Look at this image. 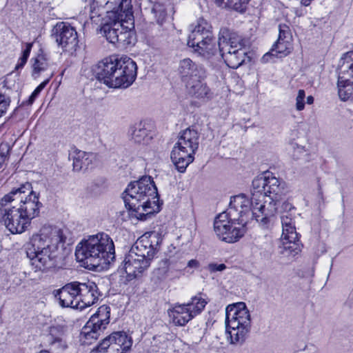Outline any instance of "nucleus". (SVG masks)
<instances>
[{"label":"nucleus","instance_id":"obj_27","mask_svg":"<svg viewBox=\"0 0 353 353\" xmlns=\"http://www.w3.org/2000/svg\"><path fill=\"white\" fill-rule=\"evenodd\" d=\"M292 50V41L278 39L270 51L263 55L262 60L268 61L271 57H283L289 54Z\"/></svg>","mask_w":353,"mask_h":353},{"label":"nucleus","instance_id":"obj_35","mask_svg":"<svg viewBox=\"0 0 353 353\" xmlns=\"http://www.w3.org/2000/svg\"><path fill=\"white\" fill-rule=\"evenodd\" d=\"M247 55L246 49L244 50L236 51L234 54L225 53L223 58L226 65L233 69H236L241 66L245 60Z\"/></svg>","mask_w":353,"mask_h":353},{"label":"nucleus","instance_id":"obj_9","mask_svg":"<svg viewBox=\"0 0 353 353\" xmlns=\"http://www.w3.org/2000/svg\"><path fill=\"white\" fill-rule=\"evenodd\" d=\"M337 88L341 101H353V50L343 54L339 61Z\"/></svg>","mask_w":353,"mask_h":353},{"label":"nucleus","instance_id":"obj_38","mask_svg":"<svg viewBox=\"0 0 353 353\" xmlns=\"http://www.w3.org/2000/svg\"><path fill=\"white\" fill-rule=\"evenodd\" d=\"M152 12L154 14L157 22L161 25L167 16L165 6L159 3H155L152 7Z\"/></svg>","mask_w":353,"mask_h":353},{"label":"nucleus","instance_id":"obj_3","mask_svg":"<svg viewBox=\"0 0 353 353\" xmlns=\"http://www.w3.org/2000/svg\"><path fill=\"white\" fill-rule=\"evenodd\" d=\"M125 207L141 221L159 212L157 188L150 176L131 182L123 193Z\"/></svg>","mask_w":353,"mask_h":353},{"label":"nucleus","instance_id":"obj_28","mask_svg":"<svg viewBox=\"0 0 353 353\" xmlns=\"http://www.w3.org/2000/svg\"><path fill=\"white\" fill-rule=\"evenodd\" d=\"M153 135L154 133L143 123L134 125L130 130L131 139L137 143L148 144L152 139Z\"/></svg>","mask_w":353,"mask_h":353},{"label":"nucleus","instance_id":"obj_25","mask_svg":"<svg viewBox=\"0 0 353 353\" xmlns=\"http://www.w3.org/2000/svg\"><path fill=\"white\" fill-rule=\"evenodd\" d=\"M32 76L34 79L38 78L42 72H48L49 74L51 71H54L52 69V63L46 54L43 52L39 53L37 56L32 58Z\"/></svg>","mask_w":353,"mask_h":353},{"label":"nucleus","instance_id":"obj_57","mask_svg":"<svg viewBox=\"0 0 353 353\" xmlns=\"http://www.w3.org/2000/svg\"><path fill=\"white\" fill-rule=\"evenodd\" d=\"M319 194H322V192H321V190H319Z\"/></svg>","mask_w":353,"mask_h":353},{"label":"nucleus","instance_id":"obj_53","mask_svg":"<svg viewBox=\"0 0 353 353\" xmlns=\"http://www.w3.org/2000/svg\"><path fill=\"white\" fill-rule=\"evenodd\" d=\"M312 1V0H301V2L305 6H309L310 4Z\"/></svg>","mask_w":353,"mask_h":353},{"label":"nucleus","instance_id":"obj_11","mask_svg":"<svg viewBox=\"0 0 353 353\" xmlns=\"http://www.w3.org/2000/svg\"><path fill=\"white\" fill-rule=\"evenodd\" d=\"M120 65L114 72V77L109 81L108 87L127 88L134 81L137 74L136 63L130 58L120 57Z\"/></svg>","mask_w":353,"mask_h":353},{"label":"nucleus","instance_id":"obj_26","mask_svg":"<svg viewBox=\"0 0 353 353\" xmlns=\"http://www.w3.org/2000/svg\"><path fill=\"white\" fill-rule=\"evenodd\" d=\"M204 79L200 78V79H194L185 83L188 93L197 99H209L210 89L203 82Z\"/></svg>","mask_w":353,"mask_h":353},{"label":"nucleus","instance_id":"obj_31","mask_svg":"<svg viewBox=\"0 0 353 353\" xmlns=\"http://www.w3.org/2000/svg\"><path fill=\"white\" fill-rule=\"evenodd\" d=\"M209 302V299L205 295L199 293L191 299V301L187 303H184L188 308L189 312L193 318L201 313L205 305Z\"/></svg>","mask_w":353,"mask_h":353},{"label":"nucleus","instance_id":"obj_48","mask_svg":"<svg viewBox=\"0 0 353 353\" xmlns=\"http://www.w3.org/2000/svg\"><path fill=\"white\" fill-rule=\"evenodd\" d=\"M292 147L294 150L292 153V157L295 159H298L301 157V154L305 152V150L303 147L299 146L296 143L292 144Z\"/></svg>","mask_w":353,"mask_h":353},{"label":"nucleus","instance_id":"obj_1","mask_svg":"<svg viewBox=\"0 0 353 353\" xmlns=\"http://www.w3.org/2000/svg\"><path fill=\"white\" fill-rule=\"evenodd\" d=\"M284 193L283 183L272 172H267L252 181L250 200L243 194L234 196L225 212L237 224L246 225L253 218L265 224L275 214Z\"/></svg>","mask_w":353,"mask_h":353},{"label":"nucleus","instance_id":"obj_33","mask_svg":"<svg viewBox=\"0 0 353 353\" xmlns=\"http://www.w3.org/2000/svg\"><path fill=\"white\" fill-rule=\"evenodd\" d=\"M245 225L232 223L226 231V234L220 239L226 243H232L239 241L246 231Z\"/></svg>","mask_w":353,"mask_h":353},{"label":"nucleus","instance_id":"obj_5","mask_svg":"<svg viewBox=\"0 0 353 353\" xmlns=\"http://www.w3.org/2000/svg\"><path fill=\"white\" fill-rule=\"evenodd\" d=\"M75 255L79 261L90 269H94L113 261L115 258L114 245L107 234L99 233L81 241L76 247Z\"/></svg>","mask_w":353,"mask_h":353},{"label":"nucleus","instance_id":"obj_32","mask_svg":"<svg viewBox=\"0 0 353 353\" xmlns=\"http://www.w3.org/2000/svg\"><path fill=\"white\" fill-rule=\"evenodd\" d=\"M235 222L230 220V216L224 212L216 217L214 223V230L219 239L226 234V231L232 223H235Z\"/></svg>","mask_w":353,"mask_h":353},{"label":"nucleus","instance_id":"obj_23","mask_svg":"<svg viewBox=\"0 0 353 353\" xmlns=\"http://www.w3.org/2000/svg\"><path fill=\"white\" fill-rule=\"evenodd\" d=\"M168 314L173 324L177 326H184L193 319L185 304H175L168 310Z\"/></svg>","mask_w":353,"mask_h":353},{"label":"nucleus","instance_id":"obj_20","mask_svg":"<svg viewBox=\"0 0 353 353\" xmlns=\"http://www.w3.org/2000/svg\"><path fill=\"white\" fill-rule=\"evenodd\" d=\"M195 152L185 150L175 144L171 152V159L176 166L177 170L180 172H184L187 167L194 159Z\"/></svg>","mask_w":353,"mask_h":353},{"label":"nucleus","instance_id":"obj_4","mask_svg":"<svg viewBox=\"0 0 353 353\" xmlns=\"http://www.w3.org/2000/svg\"><path fill=\"white\" fill-rule=\"evenodd\" d=\"M161 241L155 231L146 232L137 240L123 261L128 280L141 276L150 267Z\"/></svg>","mask_w":353,"mask_h":353},{"label":"nucleus","instance_id":"obj_50","mask_svg":"<svg viewBox=\"0 0 353 353\" xmlns=\"http://www.w3.org/2000/svg\"><path fill=\"white\" fill-rule=\"evenodd\" d=\"M56 350L59 352H63L68 348V345L66 341L63 340H59L55 345V346H52Z\"/></svg>","mask_w":353,"mask_h":353},{"label":"nucleus","instance_id":"obj_34","mask_svg":"<svg viewBox=\"0 0 353 353\" xmlns=\"http://www.w3.org/2000/svg\"><path fill=\"white\" fill-rule=\"evenodd\" d=\"M281 240L283 241V245L281 247V253L285 256H294L301 251L299 243V235H296V239H292V241L290 236H282Z\"/></svg>","mask_w":353,"mask_h":353},{"label":"nucleus","instance_id":"obj_22","mask_svg":"<svg viewBox=\"0 0 353 353\" xmlns=\"http://www.w3.org/2000/svg\"><path fill=\"white\" fill-rule=\"evenodd\" d=\"M295 209L291 207L288 211H284L281 215L282 225V236H289L292 239H296V232L295 227Z\"/></svg>","mask_w":353,"mask_h":353},{"label":"nucleus","instance_id":"obj_12","mask_svg":"<svg viewBox=\"0 0 353 353\" xmlns=\"http://www.w3.org/2000/svg\"><path fill=\"white\" fill-rule=\"evenodd\" d=\"M125 26L123 29L120 30L119 34H117L118 28H112L110 30L107 27L105 30L108 33L107 40L112 43H117L119 48H126L128 46L134 45L136 42V35L133 30L134 22L133 15L131 10H128L125 15Z\"/></svg>","mask_w":353,"mask_h":353},{"label":"nucleus","instance_id":"obj_37","mask_svg":"<svg viewBox=\"0 0 353 353\" xmlns=\"http://www.w3.org/2000/svg\"><path fill=\"white\" fill-rule=\"evenodd\" d=\"M104 13L103 8L99 6L96 3H93L90 6V19L92 23L96 25H103V19L102 17Z\"/></svg>","mask_w":353,"mask_h":353},{"label":"nucleus","instance_id":"obj_55","mask_svg":"<svg viewBox=\"0 0 353 353\" xmlns=\"http://www.w3.org/2000/svg\"><path fill=\"white\" fill-rule=\"evenodd\" d=\"M39 353H50V352L47 350H42L39 351Z\"/></svg>","mask_w":353,"mask_h":353},{"label":"nucleus","instance_id":"obj_43","mask_svg":"<svg viewBox=\"0 0 353 353\" xmlns=\"http://www.w3.org/2000/svg\"><path fill=\"white\" fill-rule=\"evenodd\" d=\"M11 103L10 96L6 92L0 90V118L3 117L9 108Z\"/></svg>","mask_w":353,"mask_h":353},{"label":"nucleus","instance_id":"obj_41","mask_svg":"<svg viewBox=\"0 0 353 353\" xmlns=\"http://www.w3.org/2000/svg\"><path fill=\"white\" fill-rule=\"evenodd\" d=\"M54 72L51 71L49 74H48V77L45 81H43L41 83H40L35 90L32 92L31 95L30 96L28 104L31 105L34 101L35 99L37 97V96L39 94L41 91L46 87V85L48 83L51 78L54 76Z\"/></svg>","mask_w":353,"mask_h":353},{"label":"nucleus","instance_id":"obj_30","mask_svg":"<svg viewBox=\"0 0 353 353\" xmlns=\"http://www.w3.org/2000/svg\"><path fill=\"white\" fill-rule=\"evenodd\" d=\"M108 21L105 22L101 28V33L103 34L106 39L108 33L105 31L107 29H105V28L107 27L110 30L113 29V27L118 28L116 34H119L120 30L123 29L125 26V19H123V15L121 14H117L115 12H108Z\"/></svg>","mask_w":353,"mask_h":353},{"label":"nucleus","instance_id":"obj_17","mask_svg":"<svg viewBox=\"0 0 353 353\" xmlns=\"http://www.w3.org/2000/svg\"><path fill=\"white\" fill-rule=\"evenodd\" d=\"M178 73L181 81L187 83L194 79L205 78V68L193 62L190 59L186 58L180 61L178 67Z\"/></svg>","mask_w":353,"mask_h":353},{"label":"nucleus","instance_id":"obj_15","mask_svg":"<svg viewBox=\"0 0 353 353\" xmlns=\"http://www.w3.org/2000/svg\"><path fill=\"white\" fill-rule=\"evenodd\" d=\"M79 309L83 310L94 304L99 299L100 293L98 287L94 281L88 280L85 282L77 281Z\"/></svg>","mask_w":353,"mask_h":353},{"label":"nucleus","instance_id":"obj_56","mask_svg":"<svg viewBox=\"0 0 353 353\" xmlns=\"http://www.w3.org/2000/svg\"><path fill=\"white\" fill-rule=\"evenodd\" d=\"M170 265H171V261L169 262L168 268H170Z\"/></svg>","mask_w":353,"mask_h":353},{"label":"nucleus","instance_id":"obj_13","mask_svg":"<svg viewBox=\"0 0 353 353\" xmlns=\"http://www.w3.org/2000/svg\"><path fill=\"white\" fill-rule=\"evenodd\" d=\"M52 36L57 43L64 51L72 52L75 51L79 43L78 34L76 29L65 22H59L52 30Z\"/></svg>","mask_w":353,"mask_h":353},{"label":"nucleus","instance_id":"obj_51","mask_svg":"<svg viewBox=\"0 0 353 353\" xmlns=\"http://www.w3.org/2000/svg\"><path fill=\"white\" fill-rule=\"evenodd\" d=\"M200 263L196 259H191L188 262L187 267L190 268H194L196 269L199 267Z\"/></svg>","mask_w":353,"mask_h":353},{"label":"nucleus","instance_id":"obj_29","mask_svg":"<svg viewBox=\"0 0 353 353\" xmlns=\"http://www.w3.org/2000/svg\"><path fill=\"white\" fill-rule=\"evenodd\" d=\"M95 157L94 153H88L76 150L72 156L74 170L80 171L83 169H88L92 164Z\"/></svg>","mask_w":353,"mask_h":353},{"label":"nucleus","instance_id":"obj_46","mask_svg":"<svg viewBox=\"0 0 353 353\" xmlns=\"http://www.w3.org/2000/svg\"><path fill=\"white\" fill-rule=\"evenodd\" d=\"M305 97V93L303 90H299L298 94L296 98V108L297 110L301 111L304 109L305 103L304 99Z\"/></svg>","mask_w":353,"mask_h":353},{"label":"nucleus","instance_id":"obj_40","mask_svg":"<svg viewBox=\"0 0 353 353\" xmlns=\"http://www.w3.org/2000/svg\"><path fill=\"white\" fill-rule=\"evenodd\" d=\"M92 316L99 319L102 323L108 324L110 323V307L107 305H103L98 308Z\"/></svg>","mask_w":353,"mask_h":353},{"label":"nucleus","instance_id":"obj_6","mask_svg":"<svg viewBox=\"0 0 353 353\" xmlns=\"http://www.w3.org/2000/svg\"><path fill=\"white\" fill-rule=\"evenodd\" d=\"M225 328L231 344H241L245 341L251 329V316L245 303L226 307Z\"/></svg>","mask_w":353,"mask_h":353},{"label":"nucleus","instance_id":"obj_16","mask_svg":"<svg viewBox=\"0 0 353 353\" xmlns=\"http://www.w3.org/2000/svg\"><path fill=\"white\" fill-rule=\"evenodd\" d=\"M120 57L110 56L99 61L94 69L96 78L101 83L109 85V81L114 77V72L117 67H121Z\"/></svg>","mask_w":353,"mask_h":353},{"label":"nucleus","instance_id":"obj_52","mask_svg":"<svg viewBox=\"0 0 353 353\" xmlns=\"http://www.w3.org/2000/svg\"><path fill=\"white\" fill-rule=\"evenodd\" d=\"M7 156L6 153L1 152H0V168L3 166V163L6 160Z\"/></svg>","mask_w":353,"mask_h":353},{"label":"nucleus","instance_id":"obj_7","mask_svg":"<svg viewBox=\"0 0 353 353\" xmlns=\"http://www.w3.org/2000/svg\"><path fill=\"white\" fill-rule=\"evenodd\" d=\"M4 196L5 199L15 205L30 223L39 216L42 203L39 201V194L33 191L30 183L27 182L19 188H14Z\"/></svg>","mask_w":353,"mask_h":353},{"label":"nucleus","instance_id":"obj_49","mask_svg":"<svg viewBox=\"0 0 353 353\" xmlns=\"http://www.w3.org/2000/svg\"><path fill=\"white\" fill-rule=\"evenodd\" d=\"M111 3L117 5L118 8H119L121 11L123 9L126 10V12H128V10H130L129 8L130 0H112Z\"/></svg>","mask_w":353,"mask_h":353},{"label":"nucleus","instance_id":"obj_24","mask_svg":"<svg viewBox=\"0 0 353 353\" xmlns=\"http://www.w3.org/2000/svg\"><path fill=\"white\" fill-rule=\"evenodd\" d=\"M183 149L195 152L199 147V134L194 129L187 128L180 132L175 143Z\"/></svg>","mask_w":353,"mask_h":353},{"label":"nucleus","instance_id":"obj_39","mask_svg":"<svg viewBox=\"0 0 353 353\" xmlns=\"http://www.w3.org/2000/svg\"><path fill=\"white\" fill-rule=\"evenodd\" d=\"M63 334L62 331L57 327H52L50 333L47 336V341L49 346H55L59 340H63Z\"/></svg>","mask_w":353,"mask_h":353},{"label":"nucleus","instance_id":"obj_42","mask_svg":"<svg viewBox=\"0 0 353 353\" xmlns=\"http://www.w3.org/2000/svg\"><path fill=\"white\" fill-rule=\"evenodd\" d=\"M32 43H26V48L22 52L21 56L19 57L17 64L15 66V70H19L22 69L25 64L27 62V60L30 56L32 48Z\"/></svg>","mask_w":353,"mask_h":353},{"label":"nucleus","instance_id":"obj_21","mask_svg":"<svg viewBox=\"0 0 353 353\" xmlns=\"http://www.w3.org/2000/svg\"><path fill=\"white\" fill-rule=\"evenodd\" d=\"M110 339L113 341L111 353H126L132 345V337L125 332H114L110 335Z\"/></svg>","mask_w":353,"mask_h":353},{"label":"nucleus","instance_id":"obj_8","mask_svg":"<svg viewBox=\"0 0 353 353\" xmlns=\"http://www.w3.org/2000/svg\"><path fill=\"white\" fill-rule=\"evenodd\" d=\"M211 26L203 19H199L188 37V45L205 59H209L217 54L219 46L211 31Z\"/></svg>","mask_w":353,"mask_h":353},{"label":"nucleus","instance_id":"obj_54","mask_svg":"<svg viewBox=\"0 0 353 353\" xmlns=\"http://www.w3.org/2000/svg\"><path fill=\"white\" fill-rule=\"evenodd\" d=\"M307 103L308 104H312L314 103V97L312 96H308L307 97Z\"/></svg>","mask_w":353,"mask_h":353},{"label":"nucleus","instance_id":"obj_36","mask_svg":"<svg viewBox=\"0 0 353 353\" xmlns=\"http://www.w3.org/2000/svg\"><path fill=\"white\" fill-rule=\"evenodd\" d=\"M214 3L220 7L222 8H232L234 10L243 12L246 5L249 3L250 0H213Z\"/></svg>","mask_w":353,"mask_h":353},{"label":"nucleus","instance_id":"obj_14","mask_svg":"<svg viewBox=\"0 0 353 353\" xmlns=\"http://www.w3.org/2000/svg\"><path fill=\"white\" fill-rule=\"evenodd\" d=\"M244 42L241 36L228 29L223 28L219 35V51L222 58L225 53L234 54L236 51L244 50Z\"/></svg>","mask_w":353,"mask_h":353},{"label":"nucleus","instance_id":"obj_10","mask_svg":"<svg viewBox=\"0 0 353 353\" xmlns=\"http://www.w3.org/2000/svg\"><path fill=\"white\" fill-rule=\"evenodd\" d=\"M1 221L12 234H21L30 226V222L17 208V206L5 199L0 200Z\"/></svg>","mask_w":353,"mask_h":353},{"label":"nucleus","instance_id":"obj_44","mask_svg":"<svg viewBox=\"0 0 353 353\" xmlns=\"http://www.w3.org/2000/svg\"><path fill=\"white\" fill-rule=\"evenodd\" d=\"M113 341L110 339V336L103 340L99 345L92 350L90 353H111V345Z\"/></svg>","mask_w":353,"mask_h":353},{"label":"nucleus","instance_id":"obj_18","mask_svg":"<svg viewBox=\"0 0 353 353\" xmlns=\"http://www.w3.org/2000/svg\"><path fill=\"white\" fill-rule=\"evenodd\" d=\"M54 296L59 300L62 307L79 309V301L77 281L65 284L54 292Z\"/></svg>","mask_w":353,"mask_h":353},{"label":"nucleus","instance_id":"obj_19","mask_svg":"<svg viewBox=\"0 0 353 353\" xmlns=\"http://www.w3.org/2000/svg\"><path fill=\"white\" fill-rule=\"evenodd\" d=\"M108 324H104L96 316H91L89 321L83 327L81 332V340L84 343L90 344L99 336L101 332L105 329Z\"/></svg>","mask_w":353,"mask_h":353},{"label":"nucleus","instance_id":"obj_2","mask_svg":"<svg viewBox=\"0 0 353 353\" xmlns=\"http://www.w3.org/2000/svg\"><path fill=\"white\" fill-rule=\"evenodd\" d=\"M65 239L63 231L51 225L43 226L39 234L32 235L26 254L35 271H46L57 265L60 246H63Z\"/></svg>","mask_w":353,"mask_h":353},{"label":"nucleus","instance_id":"obj_47","mask_svg":"<svg viewBox=\"0 0 353 353\" xmlns=\"http://www.w3.org/2000/svg\"><path fill=\"white\" fill-rule=\"evenodd\" d=\"M207 269L211 273L215 272H222L226 269V265L223 263L217 264L214 263H210L208 264Z\"/></svg>","mask_w":353,"mask_h":353},{"label":"nucleus","instance_id":"obj_45","mask_svg":"<svg viewBox=\"0 0 353 353\" xmlns=\"http://www.w3.org/2000/svg\"><path fill=\"white\" fill-rule=\"evenodd\" d=\"M280 40L293 41L292 34L289 26L285 23L279 25V37Z\"/></svg>","mask_w":353,"mask_h":353}]
</instances>
